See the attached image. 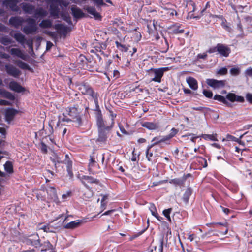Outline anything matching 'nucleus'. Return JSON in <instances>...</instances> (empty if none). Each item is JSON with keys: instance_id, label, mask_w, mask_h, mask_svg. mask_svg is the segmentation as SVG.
<instances>
[{"instance_id": "4c0bfd02", "label": "nucleus", "mask_w": 252, "mask_h": 252, "mask_svg": "<svg viewBox=\"0 0 252 252\" xmlns=\"http://www.w3.org/2000/svg\"><path fill=\"white\" fill-rule=\"evenodd\" d=\"M50 13L51 16L54 18H58L59 15L60 8L59 7L52 8L49 9Z\"/></svg>"}, {"instance_id": "f704fd0d", "label": "nucleus", "mask_w": 252, "mask_h": 252, "mask_svg": "<svg viewBox=\"0 0 252 252\" xmlns=\"http://www.w3.org/2000/svg\"><path fill=\"white\" fill-rule=\"evenodd\" d=\"M5 170L8 173H13V166L12 162L10 161L6 162L4 165Z\"/></svg>"}, {"instance_id": "a19ab883", "label": "nucleus", "mask_w": 252, "mask_h": 252, "mask_svg": "<svg viewBox=\"0 0 252 252\" xmlns=\"http://www.w3.org/2000/svg\"><path fill=\"white\" fill-rule=\"evenodd\" d=\"M217 135L215 134H204L202 135V137L205 140H210L212 141H217Z\"/></svg>"}, {"instance_id": "c756f323", "label": "nucleus", "mask_w": 252, "mask_h": 252, "mask_svg": "<svg viewBox=\"0 0 252 252\" xmlns=\"http://www.w3.org/2000/svg\"><path fill=\"white\" fill-rule=\"evenodd\" d=\"M13 37L17 42L22 45L26 41L25 36L20 32L15 33L13 35Z\"/></svg>"}, {"instance_id": "72a5a7b5", "label": "nucleus", "mask_w": 252, "mask_h": 252, "mask_svg": "<svg viewBox=\"0 0 252 252\" xmlns=\"http://www.w3.org/2000/svg\"><path fill=\"white\" fill-rule=\"evenodd\" d=\"M15 63L17 65V66L22 69H26L28 70H31V68L29 65L26 63L21 61V60H17L15 62Z\"/></svg>"}, {"instance_id": "de8ad7c7", "label": "nucleus", "mask_w": 252, "mask_h": 252, "mask_svg": "<svg viewBox=\"0 0 252 252\" xmlns=\"http://www.w3.org/2000/svg\"><path fill=\"white\" fill-rule=\"evenodd\" d=\"M226 139L228 141H235V142H239V139L233 136V135H231L229 134H227L226 135Z\"/></svg>"}, {"instance_id": "7ed1b4c3", "label": "nucleus", "mask_w": 252, "mask_h": 252, "mask_svg": "<svg viewBox=\"0 0 252 252\" xmlns=\"http://www.w3.org/2000/svg\"><path fill=\"white\" fill-rule=\"evenodd\" d=\"M79 90L82 94L84 95L90 96L94 101L96 113L100 110L99 106L98 97L99 94L98 92H95L94 89L89 84L83 83L79 85Z\"/></svg>"}, {"instance_id": "2eb2a0df", "label": "nucleus", "mask_w": 252, "mask_h": 252, "mask_svg": "<svg viewBox=\"0 0 252 252\" xmlns=\"http://www.w3.org/2000/svg\"><path fill=\"white\" fill-rule=\"evenodd\" d=\"M168 28L175 34L183 33L185 31L182 24L178 23L171 25Z\"/></svg>"}, {"instance_id": "6ab92c4d", "label": "nucleus", "mask_w": 252, "mask_h": 252, "mask_svg": "<svg viewBox=\"0 0 252 252\" xmlns=\"http://www.w3.org/2000/svg\"><path fill=\"white\" fill-rule=\"evenodd\" d=\"M9 87L11 90L17 93H21L25 91V88L24 87L14 81H11L9 83Z\"/></svg>"}, {"instance_id": "8fccbe9b", "label": "nucleus", "mask_w": 252, "mask_h": 252, "mask_svg": "<svg viewBox=\"0 0 252 252\" xmlns=\"http://www.w3.org/2000/svg\"><path fill=\"white\" fill-rule=\"evenodd\" d=\"M203 94L207 98H211L213 97V93L210 90L204 89L203 91Z\"/></svg>"}, {"instance_id": "4be33fe9", "label": "nucleus", "mask_w": 252, "mask_h": 252, "mask_svg": "<svg viewBox=\"0 0 252 252\" xmlns=\"http://www.w3.org/2000/svg\"><path fill=\"white\" fill-rule=\"evenodd\" d=\"M213 99L215 100L218 101L221 103L225 104L228 107H232V104L228 102V101L226 100L227 99L226 97H225L224 96L221 95L216 94L214 96Z\"/></svg>"}, {"instance_id": "c9c22d12", "label": "nucleus", "mask_w": 252, "mask_h": 252, "mask_svg": "<svg viewBox=\"0 0 252 252\" xmlns=\"http://www.w3.org/2000/svg\"><path fill=\"white\" fill-rule=\"evenodd\" d=\"M170 183L173 184L176 186H182L185 183V179L181 178H174L172 179Z\"/></svg>"}, {"instance_id": "4468645a", "label": "nucleus", "mask_w": 252, "mask_h": 252, "mask_svg": "<svg viewBox=\"0 0 252 252\" xmlns=\"http://www.w3.org/2000/svg\"><path fill=\"white\" fill-rule=\"evenodd\" d=\"M71 11L72 16L75 19H80L87 17V15L85 14L81 9L77 7L76 5H73L71 7Z\"/></svg>"}, {"instance_id": "ea45409f", "label": "nucleus", "mask_w": 252, "mask_h": 252, "mask_svg": "<svg viewBox=\"0 0 252 252\" xmlns=\"http://www.w3.org/2000/svg\"><path fill=\"white\" fill-rule=\"evenodd\" d=\"M0 43L4 45H7L12 43L11 39L7 36H3L0 37Z\"/></svg>"}, {"instance_id": "5fc2aeb1", "label": "nucleus", "mask_w": 252, "mask_h": 252, "mask_svg": "<svg viewBox=\"0 0 252 252\" xmlns=\"http://www.w3.org/2000/svg\"><path fill=\"white\" fill-rule=\"evenodd\" d=\"M54 2H58L59 5H63L66 7L69 4V3L63 0H52Z\"/></svg>"}, {"instance_id": "20e7f679", "label": "nucleus", "mask_w": 252, "mask_h": 252, "mask_svg": "<svg viewBox=\"0 0 252 252\" xmlns=\"http://www.w3.org/2000/svg\"><path fill=\"white\" fill-rule=\"evenodd\" d=\"M21 7L25 13L32 14L34 12L35 17H45L48 14L47 11L42 7L35 9V7L34 5L30 3H23L21 4Z\"/></svg>"}, {"instance_id": "bf43d9fd", "label": "nucleus", "mask_w": 252, "mask_h": 252, "mask_svg": "<svg viewBox=\"0 0 252 252\" xmlns=\"http://www.w3.org/2000/svg\"><path fill=\"white\" fill-rule=\"evenodd\" d=\"M208 16L209 18H217L221 20H223L224 19V17L222 15H213L211 13H209V14H205V17H207Z\"/></svg>"}, {"instance_id": "f8f14e48", "label": "nucleus", "mask_w": 252, "mask_h": 252, "mask_svg": "<svg viewBox=\"0 0 252 252\" xmlns=\"http://www.w3.org/2000/svg\"><path fill=\"white\" fill-rule=\"evenodd\" d=\"M19 111L13 108H8L5 111V121L8 123H10L14 118L15 115Z\"/></svg>"}, {"instance_id": "9b49d317", "label": "nucleus", "mask_w": 252, "mask_h": 252, "mask_svg": "<svg viewBox=\"0 0 252 252\" xmlns=\"http://www.w3.org/2000/svg\"><path fill=\"white\" fill-rule=\"evenodd\" d=\"M5 68L8 75L15 78L19 77L21 74V72L18 69L10 64H6Z\"/></svg>"}, {"instance_id": "7c9ffc66", "label": "nucleus", "mask_w": 252, "mask_h": 252, "mask_svg": "<svg viewBox=\"0 0 252 252\" xmlns=\"http://www.w3.org/2000/svg\"><path fill=\"white\" fill-rule=\"evenodd\" d=\"M41 28H50L52 26V22L51 20L47 19L43 20L39 24Z\"/></svg>"}, {"instance_id": "09e8293b", "label": "nucleus", "mask_w": 252, "mask_h": 252, "mask_svg": "<svg viewBox=\"0 0 252 252\" xmlns=\"http://www.w3.org/2000/svg\"><path fill=\"white\" fill-rule=\"evenodd\" d=\"M230 73L233 76H237L240 73V69L239 68H232L230 70Z\"/></svg>"}, {"instance_id": "f03ea898", "label": "nucleus", "mask_w": 252, "mask_h": 252, "mask_svg": "<svg viewBox=\"0 0 252 252\" xmlns=\"http://www.w3.org/2000/svg\"><path fill=\"white\" fill-rule=\"evenodd\" d=\"M66 114L68 115L70 118L64 115L62 119V122H72L73 125L75 127H80L83 126V122L81 115V111L77 105L70 106L65 108Z\"/></svg>"}, {"instance_id": "37998d69", "label": "nucleus", "mask_w": 252, "mask_h": 252, "mask_svg": "<svg viewBox=\"0 0 252 252\" xmlns=\"http://www.w3.org/2000/svg\"><path fill=\"white\" fill-rule=\"evenodd\" d=\"M144 90L143 86L138 85L137 86H135L134 88L131 89V91L134 92L136 94H139L141 93H143Z\"/></svg>"}, {"instance_id": "c85d7f7f", "label": "nucleus", "mask_w": 252, "mask_h": 252, "mask_svg": "<svg viewBox=\"0 0 252 252\" xmlns=\"http://www.w3.org/2000/svg\"><path fill=\"white\" fill-rule=\"evenodd\" d=\"M157 144H155V142H154L153 144H152L151 145H149L147 147V148L146 151V158H147L148 160L149 161H151L152 160L151 158L153 156V150H152V149Z\"/></svg>"}, {"instance_id": "338daca9", "label": "nucleus", "mask_w": 252, "mask_h": 252, "mask_svg": "<svg viewBox=\"0 0 252 252\" xmlns=\"http://www.w3.org/2000/svg\"><path fill=\"white\" fill-rule=\"evenodd\" d=\"M65 164L66 166V170L72 169V162L69 159L66 161Z\"/></svg>"}, {"instance_id": "f3484780", "label": "nucleus", "mask_w": 252, "mask_h": 252, "mask_svg": "<svg viewBox=\"0 0 252 252\" xmlns=\"http://www.w3.org/2000/svg\"><path fill=\"white\" fill-rule=\"evenodd\" d=\"M54 28L57 30L58 32L60 34H62L64 36H66L68 32L69 31V28L63 24H55L54 25Z\"/></svg>"}, {"instance_id": "c03bdc74", "label": "nucleus", "mask_w": 252, "mask_h": 252, "mask_svg": "<svg viewBox=\"0 0 252 252\" xmlns=\"http://www.w3.org/2000/svg\"><path fill=\"white\" fill-rule=\"evenodd\" d=\"M165 43L164 44H163V47L161 48L160 51L162 53H166L169 49V44L167 41V40L165 38H164Z\"/></svg>"}, {"instance_id": "423d86ee", "label": "nucleus", "mask_w": 252, "mask_h": 252, "mask_svg": "<svg viewBox=\"0 0 252 252\" xmlns=\"http://www.w3.org/2000/svg\"><path fill=\"white\" fill-rule=\"evenodd\" d=\"M169 70L168 67L158 68H151L148 70L149 75L152 77L151 81L160 83L165 72Z\"/></svg>"}, {"instance_id": "bb28decb", "label": "nucleus", "mask_w": 252, "mask_h": 252, "mask_svg": "<svg viewBox=\"0 0 252 252\" xmlns=\"http://www.w3.org/2000/svg\"><path fill=\"white\" fill-rule=\"evenodd\" d=\"M97 165H98L97 164L96 161H95L94 158L93 156H91L88 165V171L90 172V173H91L92 174H96V172L94 171L93 168Z\"/></svg>"}, {"instance_id": "9d476101", "label": "nucleus", "mask_w": 252, "mask_h": 252, "mask_svg": "<svg viewBox=\"0 0 252 252\" xmlns=\"http://www.w3.org/2000/svg\"><path fill=\"white\" fill-rule=\"evenodd\" d=\"M18 2V0H4L2 4L12 11L18 12L19 10V8L17 5Z\"/></svg>"}, {"instance_id": "dca6fc26", "label": "nucleus", "mask_w": 252, "mask_h": 252, "mask_svg": "<svg viewBox=\"0 0 252 252\" xmlns=\"http://www.w3.org/2000/svg\"><path fill=\"white\" fill-rule=\"evenodd\" d=\"M226 98L231 102L237 101L240 103H243L245 101L244 97L237 95L235 94L229 93L226 95Z\"/></svg>"}, {"instance_id": "e2e57ef3", "label": "nucleus", "mask_w": 252, "mask_h": 252, "mask_svg": "<svg viewBox=\"0 0 252 252\" xmlns=\"http://www.w3.org/2000/svg\"><path fill=\"white\" fill-rule=\"evenodd\" d=\"M246 98L249 103L252 104V94L250 93H247L246 94Z\"/></svg>"}, {"instance_id": "69168bd1", "label": "nucleus", "mask_w": 252, "mask_h": 252, "mask_svg": "<svg viewBox=\"0 0 252 252\" xmlns=\"http://www.w3.org/2000/svg\"><path fill=\"white\" fill-rule=\"evenodd\" d=\"M163 239L161 238L160 240L159 245L158 247V252H163Z\"/></svg>"}, {"instance_id": "1a4fd4ad", "label": "nucleus", "mask_w": 252, "mask_h": 252, "mask_svg": "<svg viewBox=\"0 0 252 252\" xmlns=\"http://www.w3.org/2000/svg\"><path fill=\"white\" fill-rule=\"evenodd\" d=\"M225 80H217L214 79H207L206 83L214 89L223 88L225 85Z\"/></svg>"}, {"instance_id": "a18cd8bd", "label": "nucleus", "mask_w": 252, "mask_h": 252, "mask_svg": "<svg viewBox=\"0 0 252 252\" xmlns=\"http://www.w3.org/2000/svg\"><path fill=\"white\" fill-rule=\"evenodd\" d=\"M198 162L201 164L203 167L205 168L207 167L208 164L207 160L205 158H203L201 157H198Z\"/></svg>"}, {"instance_id": "6e6d98bb", "label": "nucleus", "mask_w": 252, "mask_h": 252, "mask_svg": "<svg viewBox=\"0 0 252 252\" xmlns=\"http://www.w3.org/2000/svg\"><path fill=\"white\" fill-rule=\"evenodd\" d=\"M228 70L226 67H222L217 71V73L220 75H224L227 73Z\"/></svg>"}, {"instance_id": "052dcab7", "label": "nucleus", "mask_w": 252, "mask_h": 252, "mask_svg": "<svg viewBox=\"0 0 252 252\" xmlns=\"http://www.w3.org/2000/svg\"><path fill=\"white\" fill-rule=\"evenodd\" d=\"M100 196H102V198L101 201V206L105 208V206L106 205V204L104 203V201L108 198V195L107 194H101Z\"/></svg>"}, {"instance_id": "603ef678", "label": "nucleus", "mask_w": 252, "mask_h": 252, "mask_svg": "<svg viewBox=\"0 0 252 252\" xmlns=\"http://www.w3.org/2000/svg\"><path fill=\"white\" fill-rule=\"evenodd\" d=\"M171 138H172L170 137L169 135L168 134V135H167L166 136H163L162 138H161L158 141L155 142V144H156L157 145H158V144H159V143H160L161 142H165L166 141L169 140Z\"/></svg>"}, {"instance_id": "412c9836", "label": "nucleus", "mask_w": 252, "mask_h": 252, "mask_svg": "<svg viewBox=\"0 0 252 252\" xmlns=\"http://www.w3.org/2000/svg\"><path fill=\"white\" fill-rule=\"evenodd\" d=\"M186 81L189 87L193 90L198 89V82L196 79L192 77H188L186 78Z\"/></svg>"}, {"instance_id": "5701e85b", "label": "nucleus", "mask_w": 252, "mask_h": 252, "mask_svg": "<svg viewBox=\"0 0 252 252\" xmlns=\"http://www.w3.org/2000/svg\"><path fill=\"white\" fill-rule=\"evenodd\" d=\"M193 192L192 189L189 187L188 188L185 192L184 193L182 197V200L185 204H188L190 198Z\"/></svg>"}, {"instance_id": "cd10ccee", "label": "nucleus", "mask_w": 252, "mask_h": 252, "mask_svg": "<svg viewBox=\"0 0 252 252\" xmlns=\"http://www.w3.org/2000/svg\"><path fill=\"white\" fill-rule=\"evenodd\" d=\"M27 243L33 246L35 248H39L40 246V241L38 235H37L34 239H28L27 240Z\"/></svg>"}, {"instance_id": "ddd939ff", "label": "nucleus", "mask_w": 252, "mask_h": 252, "mask_svg": "<svg viewBox=\"0 0 252 252\" xmlns=\"http://www.w3.org/2000/svg\"><path fill=\"white\" fill-rule=\"evenodd\" d=\"M22 17L20 16L11 17L9 20V24L15 28H18L25 22Z\"/></svg>"}, {"instance_id": "13d9d810", "label": "nucleus", "mask_w": 252, "mask_h": 252, "mask_svg": "<svg viewBox=\"0 0 252 252\" xmlns=\"http://www.w3.org/2000/svg\"><path fill=\"white\" fill-rule=\"evenodd\" d=\"M48 1L50 3L49 9L59 7V4L58 2H54L52 0H48Z\"/></svg>"}, {"instance_id": "79ce46f5", "label": "nucleus", "mask_w": 252, "mask_h": 252, "mask_svg": "<svg viewBox=\"0 0 252 252\" xmlns=\"http://www.w3.org/2000/svg\"><path fill=\"white\" fill-rule=\"evenodd\" d=\"M172 210V209L171 208L165 209L163 211L162 213L163 215L167 218V220L169 222H171V218L170 216V214Z\"/></svg>"}, {"instance_id": "a878e982", "label": "nucleus", "mask_w": 252, "mask_h": 252, "mask_svg": "<svg viewBox=\"0 0 252 252\" xmlns=\"http://www.w3.org/2000/svg\"><path fill=\"white\" fill-rule=\"evenodd\" d=\"M81 222L82 220H80L72 221L66 224L64 226V228L65 229H73L79 227L81 224Z\"/></svg>"}, {"instance_id": "2f4dec72", "label": "nucleus", "mask_w": 252, "mask_h": 252, "mask_svg": "<svg viewBox=\"0 0 252 252\" xmlns=\"http://www.w3.org/2000/svg\"><path fill=\"white\" fill-rule=\"evenodd\" d=\"M41 251H47L53 249V245L49 241H45L43 244H40Z\"/></svg>"}, {"instance_id": "0eeeda50", "label": "nucleus", "mask_w": 252, "mask_h": 252, "mask_svg": "<svg viewBox=\"0 0 252 252\" xmlns=\"http://www.w3.org/2000/svg\"><path fill=\"white\" fill-rule=\"evenodd\" d=\"M25 22H26L28 25L24 26L22 29L24 33L28 35L32 34L37 31L38 28L35 19L29 17L25 19Z\"/></svg>"}, {"instance_id": "4d7b16f0", "label": "nucleus", "mask_w": 252, "mask_h": 252, "mask_svg": "<svg viewBox=\"0 0 252 252\" xmlns=\"http://www.w3.org/2000/svg\"><path fill=\"white\" fill-rule=\"evenodd\" d=\"M40 144L41 152L44 154H46L48 152L47 146L43 142H41Z\"/></svg>"}, {"instance_id": "e433bc0d", "label": "nucleus", "mask_w": 252, "mask_h": 252, "mask_svg": "<svg viewBox=\"0 0 252 252\" xmlns=\"http://www.w3.org/2000/svg\"><path fill=\"white\" fill-rule=\"evenodd\" d=\"M47 191L52 198H57V191L55 187H49L47 189Z\"/></svg>"}, {"instance_id": "3c124183", "label": "nucleus", "mask_w": 252, "mask_h": 252, "mask_svg": "<svg viewBox=\"0 0 252 252\" xmlns=\"http://www.w3.org/2000/svg\"><path fill=\"white\" fill-rule=\"evenodd\" d=\"M149 209L153 216H154L155 217L157 216L158 213L157 212L156 207L154 204L151 205Z\"/></svg>"}, {"instance_id": "0e129e2a", "label": "nucleus", "mask_w": 252, "mask_h": 252, "mask_svg": "<svg viewBox=\"0 0 252 252\" xmlns=\"http://www.w3.org/2000/svg\"><path fill=\"white\" fill-rule=\"evenodd\" d=\"M0 32H7L8 28L3 24L0 23Z\"/></svg>"}, {"instance_id": "f257e3e1", "label": "nucleus", "mask_w": 252, "mask_h": 252, "mask_svg": "<svg viewBox=\"0 0 252 252\" xmlns=\"http://www.w3.org/2000/svg\"><path fill=\"white\" fill-rule=\"evenodd\" d=\"M96 121L98 133L97 141L106 143L108 135L111 132L113 127V123L107 125L106 121L103 118L101 110H99L96 114Z\"/></svg>"}, {"instance_id": "aec40b11", "label": "nucleus", "mask_w": 252, "mask_h": 252, "mask_svg": "<svg viewBox=\"0 0 252 252\" xmlns=\"http://www.w3.org/2000/svg\"><path fill=\"white\" fill-rule=\"evenodd\" d=\"M141 126L148 130H154L159 128L158 123L150 122H143L141 123Z\"/></svg>"}, {"instance_id": "6e6552de", "label": "nucleus", "mask_w": 252, "mask_h": 252, "mask_svg": "<svg viewBox=\"0 0 252 252\" xmlns=\"http://www.w3.org/2000/svg\"><path fill=\"white\" fill-rule=\"evenodd\" d=\"M81 183L88 189H91L89 186L93 184L98 185L99 184V180L94 178L92 176L88 175H83L80 178Z\"/></svg>"}, {"instance_id": "473e14b6", "label": "nucleus", "mask_w": 252, "mask_h": 252, "mask_svg": "<svg viewBox=\"0 0 252 252\" xmlns=\"http://www.w3.org/2000/svg\"><path fill=\"white\" fill-rule=\"evenodd\" d=\"M103 48L101 46H95L90 50L91 53H95L96 55L100 59V54H103L104 52L102 51Z\"/></svg>"}, {"instance_id": "b1692460", "label": "nucleus", "mask_w": 252, "mask_h": 252, "mask_svg": "<svg viewBox=\"0 0 252 252\" xmlns=\"http://www.w3.org/2000/svg\"><path fill=\"white\" fill-rule=\"evenodd\" d=\"M10 54L13 56H17L23 60L26 59V56L23 52L19 48H11L10 51Z\"/></svg>"}, {"instance_id": "a211bd4d", "label": "nucleus", "mask_w": 252, "mask_h": 252, "mask_svg": "<svg viewBox=\"0 0 252 252\" xmlns=\"http://www.w3.org/2000/svg\"><path fill=\"white\" fill-rule=\"evenodd\" d=\"M84 10L88 13L93 16L96 20H101L102 17L100 14L96 11L95 8L93 6H87L84 8Z\"/></svg>"}, {"instance_id": "774afa93", "label": "nucleus", "mask_w": 252, "mask_h": 252, "mask_svg": "<svg viewBox=\"0 0 252 252\" xmlns=\"http://www.w3.org/2000/svg\"><path fill=\"white\" fill-rule=\"evenodd\" d=\"M11 103L9 102L8 101L1 99L0 100V105H3V106H9L11 105Z\"/></svg>"}, {"instance_id": "49530a36", "label": "nucleus", "mask_w": 252, "mask_h": 252, "mask_svg": "<svg viewBox=\"0 0 252 252\" xmlns=\"http://www.w3.org/2000/svg\"><path fill=\"white\" fill-rule=\"evenodd\" d=\"M72 196V192L69 190L66 192L65 194H63L62 196V198L63 201H65L68 198Z\"/></svg>"}, {"instance_id": "680f3d73", "label": "nucleus", "mask_w": 252, "mask_h": 252, "mask_svg": "<svg viewBox=\"0 0 252 252\" xmlns=\"http://www.w3.org/2000/svg\"><path fill=\"white\" fill-rule=\"evenodd\" d=\"M179 130L178 129H176L175 128H172L170 130V132L169 134L170 137L173 138L174 137L178 132Z\"/></svg>"}, {"instance_id": "58836bf2", "label": "nucleus", "mask_w": 252, "mask_h": 252, "mask_svg": "<svg viewBox=\"0 0 252 252\" xmlns=\"http://www.w3.org/2000/svg\"><path fill=\"white\" fill-rule=\"evenodd\" d=\"M115 45L117 48L122 52H126L128 50V47L126 46L125 45L122 44L119 41H115Z\"/></svg>"}, {"instance_id": "39448f33", "label": "nucleus", "mask_w": 252, "mask_h": 252, "mask_svg": "<svg viewBox=\"0 0 252 252\" xmlns=\"http://www.w3.org/2000/svg\"><path fill=\"white\" fill-rule=\"evenodd\" d=\"M231 51V49L228 45L222 43H218L216 46L210 48L207 52L210 54L218 52L220 56L228 57Z\"/></svg>"}, {"instance_id": "864d4df0", "label": "nucleus", "mask_w": 252, "mask_h": 252, "mask_svg": "<svg viewBox=\"0 0 252 252\" xmlns=\"http://www.w3.org/2000/svg\"><path fill=\"white\" fill-rule=\"evenodd\" d=\"M40 229L44 230L46 232H52L53 230L49 224L44 225L40 227Z\"/></svg>"}, {"instance_id": "393cba45", "label": "nucleus", "mask_w": 252, "mask_h": 252, "mask_svg": "<svg viewBox=\"0 0 252 252\" xmlns=\"http://www.w3.org/2000/svg\"><path fill=\"white\" fill-rule=\"evenodd\" d=\"M0 95L12 101L15 99L14 95L11 93L3 89H0Z\"/></svg>"}]
</instances>
